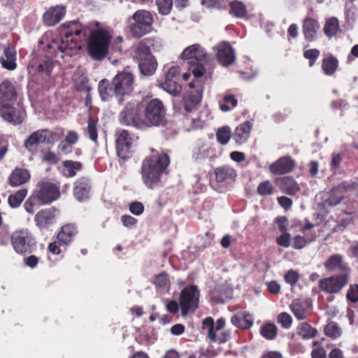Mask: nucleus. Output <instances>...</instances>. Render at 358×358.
<instances>
[{"instance_id":"43","label":"nucleus","mask_w":358,"mask_h":358,"mask_svg":"<svg viewBox=\"0 0 358 358\" xmlns=\"http://www.w3.org/2000/svg\"><path fill=\"white\" fill-rule=\"evenodd\" d=\"M230 13L237 17H243L245 16L247 10L245 6L241 1H236L230 3Z\"/></svg>"},{"instance_id":"54","label":"nucleus","mask_w":358,"mask_h":358,"mask_svg":"<svg viewBox=\"0 0 358 358\" xmlns=\"http://www.w3.org/2000/svg\"><path fill=\"white\" fill-rule=\"evenodd\" d=\"M299 273L292 269L288 271L287 273L285 275V281L287 283L290 284L291 285H295L299 280Z\"/></svg>"},{"instance_id":"17","label":"nucleus","mask_w":358,"mask_h":358,"mask_svg":"<svg viewBox=\"0 0 358 358\" xmlns=\"http://www.w3.org/2000/svg\"><path fill=\"white\" fill-rule=\"evenodd\" d=\"M217 59L218 62L224 66L232 64L236 59L234 50L227 41H222L217 47Z\"/></svg>"},{"instance_id":"44","label":"nucleus","mask_w":358,"mask_h":358,"mask_svg":"<svg viewBox=\"0 0 358 358\" xmlns=\"http://www.w3.org/2000/svg\"><path fill=\"white\" fill-rule=\"evenodd\" d=\"M298 334L303 338H311L316 336L317 330L310 327L308 323L303 322L301 324Z\"/></svg>"},{"instance_id":"27","label":"nucleus","mask_w":358,"mask_h":358,"mask_svg":"<svg viewBox=\"0 0 358 358\" xmlns=\"http://www.w3.org/2000/svg\"><path fill=\"white\" fill-rule=\"evenodd\" d=\"M78 231L76 226L73 224L64 225L57 234V239L64 245L69 244L73 237L76 235Z\"/></svg>"},{"instance_id":"38","label":"nucleus","mask_w":358,"mask_h":358,"mask_svg":"<svg viewBox=\"0 0 358 358\" xmlns=\"http://www.w3.org/2000/svg\"><path fill=\"white\" fill-rule=\"evenodd\" d=\"M322 68L326 75H332L338 68V60L334 57H329L322 61Z\"/></svg>"},{"instance_id":"47","label":"nucleus","mask_w":358,"mask_h":358,"mask_svg":"<svg viewBox=\"0 0 358 358\" xmlns=\"http://www.w3.org/2000/svg\"><path fill=\"white\" fill-rule=\"evenodd\" d=\"M325 334L331 338H337L341 336V331L335 322H330L324 328Z\"/></svg>"},{"instance_id":"36","label":"nucleus","mask_w":358,"mask_h":358,"mask_svg":"<svg viewBox=\"0 0 358 358\" xmlns=\"http://www.w3.org/2000/svg\"><path fill=\"white\" fill-rule=\"evenodd\" d=\"M81 168L80 162L66 160L63 162L62 173L66 177H73L76 175L77 171L80 170Z\"/></svg>"},{"instance_id":"52","label":"nucleus","mask_w":358,"mask_h":358,"mask_svg":"<svg viewBox=\"0 0 358 358\" xmlns=\"http://www.w3.org/2000/svg\"><path fill=\"white\" fill-rule=\"evenodd\" d=\"M320 55V51L317 49H310L304 52L303 56L309 60V66H313Z\"/></svg>"},{"instance_id":"64","label":"nucleus","mask_w":358,"mask_h":358,"mask_svg":"<svg viewBox=\"0 0 358 358\" xmlns=\"http://www.w3.org/2000/svg\"><path fill=\"white\" fill-rule=\"evenodd\" d=\"M278 203L285 209H289L292 205V201L291 199L287 196H280L278 198Z\"/></svg>"},{"instance_id":"8","label":"nucleus","mask_w":358,"mask_h":358,"mask_svg":"<svg viewBox=\"0 0 358 358\" xmlns=\"http://www.w3.org/2000/svg\"><path fill=\"white\" fill-rule=\"evenodd\" d=\"M133 81V75L128 72H120L113 78L110 83V91L115 93V97L120 103L124 96L131 92Z\"/></svg>"},{"instance_id":"15","label":"nucleus","mask_w":358,"mask_h":358,"mask_svg":"<svg viewBox=\"0 0 358 358\" xmlns=\"http://www.w3.org/2000/svg\"><path fill=\"white\" fill-rule=\"evenodd\" d=\"M348 280V277L344 273L321 280L319 287L328 293H338L346 285Z\"/></svg>"},{"instance_id":"50","label":"nucleus","mask_w":358,"mask_h":358,"mask_svg":"<svg viewBox=\"0 0 358 358\" xmlns=\"http://www.w3.org/2000/svg\"><path fill=\"white\" fill-rule=\"evenodd\" d=\"M262 335L267 339H273L277 334V328L273 324H267L262 327Z\"/></svg>"},{"instance_id":"53","label":"nucleus","mask_w":358,"mask_h":358,"mask_svg":"<svg viewBox=\"0 0 358 358\" xmlns=\"http://www.w3.org/2000/svg\"><path fill=\"white\" fill-rule=\"evenodd\" d=\"M278 322L281 324L282 327L289 329L291 327L292 319L287 313H282L278 317Z\"/></svg>"},{"instance_id":"20","label":"nucleus","mask_w":358,"mask_h":358,"mask_svg":"<svg viewBox=\"0 0 358 358\" xmlns=\"http://www.w3.org/2000/svg\"><path fill=\"white\" fill-rule=\"evenodd\" d=\"M66 15V8L58 5L49 8L43 14L44 23L49 27L54 26L62 20Z\"/></svg>"},{"instance_id":"3","label":"nucleus","mask_w":358,"mask_h":358,"mask_svg":"<svg viewBox=\"0 0 358 358\" xmlns=\"http://www.w3.org/2000/svg\"><path fill=\"white\" fill-rule=\"evenodd\" d=\"M94 24L96 28L91 29V58L101 61L109 53L112 36L107 29L101 27L99 22H96Z\"/></svg>"},{"instance_id":"18","label":"nucleus","mask_w":358,"mask_h":358,"mask_svg":"<svg viewBox=\"0 0 358 358\" xmlns=\"http://www.w3.org/2000/svg\"><path fill=\"white\" fill-rule=\"evenodd\" d=\"M57 210L50 208L38 211L34 217L36 225L41 229H48L55 222Z\"/></svg>"},{"instance_id":"9","label":"nucleus","mask_w":358,"mask_h":358,"mask_svg":"<svg viewBox=\"0 0 358 358\" xmlns=\"http://www.w3.org/2000/svg\"><path fill=\"white\" fill-rule=\"evenodd\" d=\"M43 205L57 200L60 196L58 186L48 181H40L32 193Z\"/></svg>"},{"instance_id":"33","label":"nucleus","mask_w":358,"mask_h":358,"mask_svg":"<svg viewBox=\"0 0 358 358\" xmlns=\"http://www.w3.org/2000/svg\"><path fill=\"white\" fill-rule=\"evenodd\" d=\"M216 180L219 182H224L227 180H233L236 177V171L229 166L218 167L215 170Z\"/></svg>"},{"instance_id":"11","label":"nucleus","mask_w":358,"mask_h":358,"mask_svg":"<svg viewBox=\"0 0 358 358\" xmlns=\"http://www.w3.org/2000/svg\"><path fill=\"white\" fill-rule=\"evenodd\" d=\"M141 107V105L127 103L120 113V122L125 125L132 126L137 129L145 128V124L140 113Z\"/></svg>"},{"instance_id":"58","label":"nucleus","mask_w":358,"mask_h":358,"mask_svg":"<svg viewBox=\"0 0 358 358\" xmlns=\"http://www.w3.org/2000/svg\"><path fill=\"white\" fill-rule=\"evenodd\" d=\"M347 298L352 302L358 301V285L350 286L347 293Z\"/></svg>"},{"instance_id":"23","label":"nucleus","mask_w":358,"mask_h":358,"mask_svg":"<svg viewBox=\"0 0 358 358\" xmlns=\"http://www.w3.org/2000/svg\"><path fill=\"white\" fill-rule=\"evenodd\" d=\"M275 184L282 192L287 194L293 195L299 190L298 184L291 176L277 178Z\"/></svg>"},{"instance_id":"14","label":"nucleus","mask_w":358,"mask_h":358,"mask_svg":"<svg viewBox=\"0 0 358 358\" xmlns=\"http://www.w3.org/2000/svg\"><path fill=\"white\" fill-rule=\"evenodd\" d=\"M55 141V134L48 129L38 130L32 133L24 142V147L31 150L41 143L52 144Z\"/></svg>"},{"instance_id":"42","label":"nucleus","mask_w":358,"mask_h":358,"mask_svg":"<svg viewBox=\"0 0 358 358\" xmlns=\"http://www.w3.org/2000/svg\"><path fill=\"white\" fill-rule=\"evenodd\" d=\"M27 194V190L26 189H22L18 190L15 194L10 195L8 199L10 206L12 208L20 206Z\"/></svg>"},{"instance_id":"2","label":"nucleus","mask_w":358,"mask_h":358,"mask_svg":"<svg viewBox=\"0 0 358 358\" xmlns=\"http://www.w3.org/2000/svg\"><path fill=\"white\" fill-rule=\"evenodd\" d=\"M170 163L167 154L146 158L142 165L141 175L145 185L152 189L159 184L161 176Z\"/></svg>"},{"instance_id":"56","label":"nucleus","mask_w":358,"mask_h":358,"mask_svg":"<svg viewBox=\"0 0 358 358\" xmlns=\"http://www.w3.org/2000/svg\"><path fill=\"white\" fill-rule=\"evenodd\" d=\"M129 210L132 214L135 215H140L144 210V206L142 203L134 201L130 204Z\"/></svg>"},{"instance_id":"5","label":"nucleus","mask_w":358,"mask_h":358,"mask_svg":"<svg viewBox=\"0 0 358 358\" xmlns=\"http://www.w3.org/2000/svg\"><path fill=\"white\" fill-rule=\"evenodd\" d=\"M141 107L144 113L143 120L145 127L159 126L165 123L166 109L159 99H154L145 104L141 103Z\"/></svg>"},{"instance_id":"63","label":"nucleus","mask_w":358,"mask_h":358,"mask_svg":"<svg viewBox=\"0 0 358 358\" xmlns=\"http://www.w3.org/2000/svg\"><path fill=\"white\" fill-rule=\"evenodd\" d=\"M306 240L303 236H296L294 238L293 248L298 250L302 249L306 246Z\"/></svg>"},{"instance_id":"29","label":"nucleus","mask_w":358,"mask_h":358,"mask_svg":"<svg viewBox=\"0 0 358 358\" xmlns=\"http://www.w3.org/2000/svg\"><path fill=\"white\" fill-rule=\"evenodd\" d=\"M251 129L252 124L248 121H246L238 126L233 136L235 141L238 144L245 143L250 136Z\"/></svg>"},{"instance_id":"46","label":"nucleus","mask_w":358,"mask_h":358,"mask_svg":"<svg viewBox=\"0 0 358 358\" xmlns=\"http://www.w3.org/2000/svg\"><path fill=\"white\" fill-rule=\"evenodd\" d=\"M41 206H43V204L41 203L38 199L32 194L24 203V207L27 213L32 214Z\"/></svg>"},{"instance_id":"19","label":"nucleus","mask_w":358,"mask_h":358,"mask_svg":"<svg viewBox=\"0 0 358 358\" xmlns=\"http://www.w3.org/2000/svg\"><path fill=\"white\" fill-rule=\"evenodd\" d=\"M0 115L6 122L13 124H20L24 119V114L8 103L0 105Z\"/></svg>"},{"instance_id":"26","label":"nucleus","mask_w":358,"mask_h":358,"mask_svg":"<svg viewBox=\"0 0 358 358\" xmlns=\"http://www.w3.org/2000/svg\"><path fill=\"white\" fill-rule=\"evenodd\" d=\"M320 24L318 22L313 18H306L303 24V32L305 38L311 42L315 40Z\"/></svg>"},{"instance_id":"24","label":"nucleus","mask_w":358,"mask_h":358,"mask_svg":"<svg viewBox=\"0 0 358 358\" xmlns=\"http://www.w3.org/2000/svg\"><path fill=\"white\" fill-rule=\"evenodd\" d=\"M17 92L9 80H4L0 85V105L15 100Z\"/></svg>"},{"instance_id":"49","label":"nucleus","mask_w":358,"mask_h":358,"mask_svg":"<svg viewBox=\"0 0 358 358\" xmlns=\"http://www.w3.org/2000/svg\"><path fill=\"white\" fill-rule=\"evenodd\" d=\"M203 325L208 328V336L210 341L216 342L217 336L214 329V320L212 317H207L203 320Z\"/></svg>"},{"instance_id":"41","label":"nucleus","mask_w":358,"mask_h":358,"mask_svg":"<svg viewBox=\"0 0 358 358\" xmlns=\"http://www.w3.org/2000/svg\"><path fill=\"white\" fill-rule=\"evenodd\" d=\"M152 282L157 289H169L170 287V280L166 272H162L156 275Z\"/></svg>"},{"instance_id":"39","label":"nucleus","mask_w":358,"mask_h":358,"mask_svg":"<svg viewBox=\"0 0 358 358\" xmlns=\"http://www.w3.org/2000/svg\"><path fill=\"white\" fill-rule=\"evenodd\" d=\"M338 30L339 23L337 18L331 17L327 20L324 24V31L327 36L332 37L335 36Z\"/></svg>"},{"instance_id":"61","label":"nucleus","mask_w":358,"mask_h":358,"mask_svg":"<svg viewBox=\"0 0 358 358\" xmlns=\"http://www.w3.org/2000/svg\"><path fill=\"white\" fill-rule=\"evenodd\" d=\"M73 145L67 143L65 140L61 141L58 145V150L64 155L69 154L72 152Z\"/></svg>"},{"instance_id":"35","label":"nucleus","mask_w":358,"mask_h":358,"mask_svg":"<svg viewBox=\"0 0 358 358\" xmlns=\"http://www.w3.org/2000/svg\"><path fill=\"white\" fill-rule=\"evenodd\" d=\"M324 267L329 271L344 270L345 268L343 264V257L338 254L331 255L325 262Z\"/></svg>"},{"instance_id":"59","label":"nucleus","mask_w":358,"mask_h":358,"mask_svg":"<svg viewBox=\"0 0 358 358\" xmlns=\"http://www.w3.org/2000/svg\"><path fill=\"white\" fill-rule=\"evenodd\" d=\"M201 4L207 8H221L224 6L223 0H201Z\"/></svg>"},{"instance_id":"51","label":"nucleus","mask_w":358,"mask_h":358,"mask_svg":"<svg viewBox=\"0 0 358 358\" xmlns=\"http://www.w3.org/2000/svg\"><path fill=\"white\" fill-rule=\"evenodd\" d=\"M257 192L262 196L271 194L273 193V186L271 183L268 180L262 182L257 187Z\"/></svg>"},{"instance_id":"28","label":"nucleus","mask_w":358,"mask_h":358,"mask_svg":"<svg viewBox=\"0 0 358 358\" xmlns=\"http://www.w3.org/2000/svg\"><path fill=\"white\" fill-rule=\"evenodd\" d=\"M30 173L24 169H15L10 176V184L13 187H17L28 182L30 179Z\"/></svg>"},{"instance_id":"22","label":"nucleus","mask_w":358,"mask_h":358,"mask_svg":"<svg viewBox=\"0 0 358 358\" xmlns=\"http://www.w3.org/2000/svg\"><path fill=\"white\" fill-rule=\"evenodd\" d=\"M90 180L87 178H80L74 183L73 194L80 202L86 201L89 197Z\"/></svg>"},{"instance_id":"21","label":"nucleus","mask_w":358,"mask_h":358,"mask_svg":"<svg viewBox=\"0 0 358 358\" xmlns=\"http://www.w3.org/2000/svg\"><path fill=\"white\" fill-rule=\"evenodd\" d=\"M294 168V162L289 157H282L273 163L269 169L273 174H285L291 172Z\"/></svg>"},{"instance_id":"7","label":"nucleus","mask_w":358,"mask_h":358,"mask_svg":"<svg viewBox=\"0 0 358 358\" xmlns=\"http://www.w3.org/2000/svg\"><path fill=\"white\" fill-rule=\"evenodd\" d=\"M134 57L138 61L140 71L143 75L149 76L155 72L157 62L145 41L138 43Z\"/></svg>"},{"instance_id":"55","label":"nucleus","mask_w":358,"mask_h":358,"mask_svg":"<svg viewBox=\"0 0 358 358\" xmlns=\"http://www.w3.org/2000/svg\"><path fill=\"white\" fill-rule=\"evenodd\" d=\"M52 69V62L50 59H46L41 63L37 68L38 72L49 75Z\"/></svg>"},{"instance_id":"10","label":"nucleus","mask_w":358,"mask_h":358,"mask_svg":"<svg viewBox=\"0 0 358 358\" xmlns=\"http://www.w3.org/2000/svg\"><path fill=\"white\" fill-rule=\"evenodd\" d=\"M199 290L195 285H189L184 288L180 294V304L182 315H186L193 313L198 308Z\"/></svg>"},{"instance_id":"12","label":"nucleus","mask_w":358,"mask_h":358,"mask_svg":"<svg viewBox=\"0 0 358 358\" xmlns=\"http://www.w3.org/2000/svg\"><path fill=\"white\" fill-rule=\"evenodd\" d=\"M11 242L15 251L21 255L31 252L34 244L32 236L25 229L15 231Z\"/></svg>"},{"instance_id":"25","label":"nucleus","mask_w":358,"mask_h":358,"mask_svg":"<svg viewBox=\"0 0 358 358\" xmlns=\"http://www.w3.org/2000/svg\"><path fill=\"white\" fill-rule=\"evenodd\" d=\"M74 83L78 91L86 92L85 103L87 105L90 100V85L87 72H83L80 69L78 70L76 74Z\"/></svg>"},{"instance_id":"62","label":"nucleus","mask_w":358,"mask_h":358,"mask_svg":"<svg viewBox=\"0 0 358 358\" xmlns=\"http://www.w3.org/2000/svg\"><path fill=\"white\" fill-rule=\"evenodd\" d=\"M121 221L124 227H131L134 226L137 220L131 215H124L121 217Z\"/></svg>"},{"instance_id":"57","label":"nucleus","mask_w":358,"mask_h":358,"mask_svg":"<svg viewBox=\"0 0 358 358\" xmlns=\"http://www.w3.org/2000/svg\"><path fill=\"white\" fill-rule=\"evenodd\" d=\"M291 236L289 233H284L277 238V243L284 248H288L290 245Z\"/></svg>"},{"instance_id":"1","label":"nucleus","mask_w":358,"mask_h":358,"mask_svg":"<svg viewBox=\"0 0 358 358\" xmlns=\"http://www.w3.org/2000/svg\"><path fill=\"white\" fill-rule=\"evenodd\" d=\"M89 29L83 28L76 22L64 23L59 29V38H52L47 45L55 58L72 57L84 46L90 52Z\"/></svg>"},{"instance_id":"45","label":"nucleus","mask_w":358,"mask_h":358,"mask_svg":"<svg viewBox=\"0 0 358 358\" xmlns=\"http://www.w3.org/2000/svg\"><path fill=\"white\" fill-rule=\"evenodd\" d=\"M231 136V130L229 127H223L219 129L216 133L217 141L222 145L227 144Z\"/></svg>"},{"instance_id":"60","label":"nucleus","mask_w":358,"mask_h":358,"mask_svg":"<svg viewBox=\"0 0 358 358\" xmlns=\"http://www.w3.org/2000/svg\"><path fill=\"white\" fill-rule=\"evenodd\" d=\"M43 161L51 164H55L59 161V157L52 152H46L43 156Z\"/></svg>"},{"instance_id":"37","label":"nucleus","mask_w":358,"mask_h":358,"mask_svg":"<svg viewBox=\"0 0 358 358\" xmlns=\"http://www.w3.org/2000/svg\"><path fill=\"white\" fill-rule=\"evenodd\" d=\"M161 87L172 96H176L182 91V87L173 80L165 78L164 83L160 84Z\"/></svg>"},{"instance_id":"31","label":"nucleus","mask_w":358,"mask_h":358,"mask_svg":"<svg viewBox=\"0 0 358 358\" xmlns=\"http://www.w3.org/2000/svg\"><path fill=\"white\" fill-rule=\"evenodd\" d=\"M16 52L7 47L4 49L3 56L0 58V63L4 69L14 70L16 66Z\"/></svg>"},{"instance_id":"40","label":"nucleus","mask_w":358,"mask_h":358,"mask_svg":"<svg viewBox=\"0 0 358 358\" xmlns=\"http://www.w3.org/2000/svg\"><path fill=\"white\" fill-rule=\"evenodd\" d=\"M98 90L102 100L106 101L110 97L115 96V93L110 91V84L106 79H103L99 82Z\"/></svg>"},{"instance_id":"30","label":"nucleus","mask_w":358,"mask_h":358,"mask_svg":"<svg viewBox=\"0 0 358 358\" xmlns=\"http://www.w3.org/2000/svg\"><path fill=\"white\" fill-rule=\"evenodd\" d=\"M308 308V303L299 299L294 300L290 304L292 312L299 320H303L306 318Z\"/></svg>"},{"instance_id":"16","label":"nucleus","mask_w":358,"mask_h":358,"mask_svg":"<svg viewBox=\"0 0 358 358\" xmlns=\"http://www.w3.org/2000/svg\"><path fill=\"white\" fill-rule=\"evenodd\" d=\"M132 140L127 130L120 132L116 139V150L117 156L123 159L130 157L131 155Z\"/></svg>"},{"instance_id":"4","label":"nucleus","mask_w":358,"mask_h":358,"mask_svg":"<svg viewBox=\"0 0 358 358\" xmlns=\"http://www.w3.org/2000/svg\"><path fill=\"white\" fill-rule=\"evenodd\" d=\"M206 53L199 44H194L186 48L182 54V58L187 60L189 71L195 78H201L205 71L203 62Z\"/></svg>"},{"instance_id":"13","label":"nucleus","mask_w":358,"mask_h":358,"mask_svg":"<svg viewBox=\"0 0 358 358\" xmlns=\"http://www.w3.org/2000/svg\"><path fill=\"white\" fill-rule=\"evenodd\" d=\"M356 189H358V182L344 181L329 191V196L325 200V203L335 206L343 200L345 193Z\"/></svg>"},{"instance_id":"34","label":"nucleus","mask_w":358,"mask_h":358,"mask_svg":"<svg viewBox=\"0 0 358 358\" xmlns=\"http://www.w3.org/2000/svg\"><path fill=\"white\" fill-rule=\"evenodd\" d=\"M201 100V93L199 91L185 94L183 97L185 109L189 112L194 108Z\"/></svg>"},{"instance_id":"48","label":"nucleus","mask_w":358,"mask_h":358,"mask_svg":"<svg viewBox=\"0 0 358 358\" xmlns=\"http://www.w3.org/2000/svg\"><path fill=\"white\" fill-rule=\"evenodd\" d=\"M156 4L159 13L168 15L172 8L173 0H156Z\"/></svg>"},{"instance_id":"6","label":"nucleus","mask_w":358,"mask_h":358,"mask_svg":"<svg viewBox=\"0 0 358 358\" xmlns=\"http://www.w3.org/2000/svg\"><path fill=\"white\" fill-rule=\"evenodd\" d=\"M131 20L129 30L134 38H141L152 31L153 17L149 11L138 10Z\"/></svg>"},{"instance_id":"32","label":"nucleus","mask_w":358,"mask_h":358,"mask_svg":"<svg viewBox=\"0 0 358 358\" xmlns=\"http://www.w3.org/2000/svg\"><path fill=\"white\" fill-rule=\"evenodd\" d=\"M231 321L234 326L241 329H248L253 324L252 316L248 313L236 315L231 317Z\"/></svg>"}]
</instances>
